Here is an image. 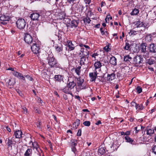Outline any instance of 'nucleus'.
<instances>
[{
	"label": "nucleus",
	"mask_w": 156,
	"mask_h": 156,
	"mask_svg": "<svg viewBox=\"0 0 156 156\" xmlns=\"http://www.w3.org/2000/svg\"><path fill=\"white\" fill-rule=\"evenodd\" d=\"M130 47L129 44L128 43H126L125 46L124 48L125 50H128Z\"/></svg>",
	"instance_id": "37998d69"
},
{
	"label": "nucleus",
	"mask_w": 156,
	"mask_h": 156,
	"mask_svg": "<svg viewBox=\"0 0 156 156\" xmlns=\"http://www.w3.org/2000/svg\"><path fill=\"white\" fill-rule=\"evenodd\" d=\"M124 37V32H122V36H120V39H122V37Z\"/></svg>",
	"instance_id": "0e129e2a"
},
{
	"label": "nucleus",
	"mask_w": 156,
	"mask_h": 156,
	"mask_svg": "<svg viewBox=\"0 0 156 156\" xmlns=\"http://www.w3.org/2000/svg\"><path fill=\"white\" fill-rule=\"evenodd\" d=\"M31 143H32V146L30 147L32 148L34 150L35 149L36 151L38 152V154L40 155V151L41 152L42 151L40 148L37 143L35 141L33 142L32 141L30 140L29 142V144H30Z\"/></svg>",
	"instance_id": "20e7f679"
},
{
	"label": "nucleus",
	"mask_w": 156,
	"mask_h": 156,
	"mask_svg": "<svg viewBox=\"0 0 156 156\" xmlns=\"http://www.w3.org/2000/svg\"><path fill=\"white\" fill-rule=\"evenodd\" d=\"M125 138L126 142L129 143L131 144H134L135 142L129 136H126L125 137Z\"/></svg>",
	"instance_id": "aec40b11"
},
{
	"label": "nucleus",
	"mask_w": 156,
	"mask_h": 156,
	"mask_svg": "<svg viewBox=\"0 0 156 156\" xmlns=\"http://www.w3.org/2000/svg\"><path fill=\"white\" fill-rule=\"evenodd\" d=\"M55 48L56 51L59 52L62 51V45L61 44H59L55 45Z\"/></svg>",
	"instance_id": "412c9836"
},
{
	"label": "nucleus",
	"mask_w": 156,
	"mask_h": 156,
	"mask_svg": "<svg viewBox=\"0 0 156 156\" xmlns=\"http://www.w3.org/2000/svg\"><path fill=\"white\" fill-rule=\"evenodd\" d=\"M136 92L138 94L141 93L142 92V89L141 87L138 86L136 88Z\"/></svg>",
	"instance_id": "a19ab883"
},
{
	"label": "nucleus",
	"mask_w": 156,
	"mask_h": 156,
	"mask_svg": "<svg viewBox=\"0 0 156 156\" xmlns=\"http://www.w3.org/2000/svg\"><path fill=\"white\" fill-rule=\"evenodd\" d=\"M81 68L80 66H78L75 69V71L77 75H80V69Z\"/></svg>",
	"instance_id": "c9c22d12"
},
{
	"label": "nucleus",
	"mask_w": 156,
	"mask_h": 156,
	"mask_svg": "<svg viewBox=\"0 0 156 156\" xmlns=\"http://www.w3.org/2000/svg\"><path fill=\"white\" fill-rule=\"evenodd\" d=\"M16 24L19 29H23L25 28L26 25V23L24 19L22 18L19 19L16 21Z\"/></svg>",
	"instance_id": "f03ea898"
},
{
	"label": "nucleus",
	"mask_w": 156,
	"mask_h": 156,
	"mask_svg": "<svg viewBox=\"0 0 156 156\" xmlns=\"http://www.w3.org/2000/svg\"><path fill=\"white\" fill-rule=\"evenodd\" d=\"M147 63L150 65H151L153 64L154 63V60L152 59H149L147 61Z\"/></svg>",
	"instance_id": "4c0bfd02"
},
{
	"label": "nucleus",
	"mask_w": 156,
	"mask_h": 156,
	"mask_svg": "<svg viewBox=\"0 0 156 156\" xmlns=\"http://www.w3.org/2000/svg\"><path fill=\"white\" fill-rule=\"evenodd\" d=\"M83 20L84 23L85 24L90 23V21H91V20L88 16H87L86 17H84Z\"/></svg>",
	"instance_id": "f704fd0d"
},
{
	"label": "nucleus",
	"mask_w": 156,
	"mask_h": 156,
	"mask_svg": "<svg viewBox=\"0 0 156 156\" xmlns=\"http://www.w3.org/2000/svg\"><path fill=\"white\" fill-rule=\"evenodd\" d=\"M105 148L101 147L99 148L98 150V153L101 154H104L105 152Z\"/></svg>",
	"instance_id": "2f4dec72"
},
{
	"label": "nucleus",
	"mask_w": 156,
	"mask_h": 156,
	"mask_svg": "<svg viewBox=\"0 0 156 156\" xmlns=\"http://www.w3.org/2000/svg\"><path fill=\"white\" fill-rule=\"evenodd\" d=\"M141 51L144 53H146L147 44L145 43H142L140 44Z\"/></svg>",
	"instance_id": "f3484780"
},
{
	"label": "nucleus",
	"mask_w": 156,
	"mask_h": 156,
	"mask_svg": "<svg viewBox=\"0 0 156 156\" xmlns=\"http://www.w3.org/2000/svg\"><path fill=\"white\" fill-rule=\"evenodd\" d=\"M109 62L113 65H116V59L114 56L110 58Z\"/></svg>",
	"instance_id": "b1692460"
},
{
	"label": "nucleus",
	"mask_w": 156,
	"mask_h": 156,
	"mask_svg": "<svg viewBox=\"0 0 156 156\" xmlns=\"http://www.w3.org/2000/svg\"><path fill=\"white\" fill-rule=\"evenodd\" d=\"M16 143L15 140H14V138L13 137L11 139L9 138L8 142L7 144L9 148L10 147L11 149H12V145L13 144H15Z\"/></svg>",
	"instance_id": "ddd939ff"
},
{
	"label": "nucleus",
	"mask_w": 156,
	"mask_h": 156,
	"mask_svg": "<svg viewBox=\"0 0 156 156\" xmlns=\"http://www.w3.org/2000/svg\"><path fill=\"white\" fill-rule=\"evenodd\" d=\"M137 128H138V127L137 126V127H135L134 128L135 130H136V133H137L139 130V129H137Z\"/></svg>",
	"instance_id": "69168bd1"
},
{
	"label": "nucleus",
	"mask_w": 156,
	"mask_h": 156,
	"mask_svg": "<svg viewBox=\"0 0 156 156\" xmlns=\"http://www.w3.org/2000/svg\"><path fill=\"white\" fill-rule=\"evenodd\" d=\"M104 49L107 52H108L110 50V49L109 48V46H106L104 48Z\"/></svg>",
	"instance_id": "de8ad7c7"
},
{
	"label": "nucleus",
	"mask_w": 156,
	"mask_h": 156,
	"mask_svg": "<svg viewBox=\"0 0 156 156\" xmlns=\"http://www.w3.org/2000/svg\"><path fill=\"white\" fill-rule=\"evenodd\" d=\"M63 91L66 94H70L71 95L73 96V94L72 93L70 92V91L68 89H67L66 88H64L63 89Z\"/></svg>",
	"instance_id": "58836bf2"
},
{
	"label": "nucleus",
	"mask_w": 156,
	"mask_h": 156,
	"mask_svg": "<svg viewBox=\"0 0 156 156\" xmlns=\"http://www.w3.org/2000/svg\"><path fill=\"white\" fill-rule=\"evenodd\" d=\"M136 103L134 101H132L131 103V105L132 106H135V107L136 106Z\"/></svg>",
	"instance_id": "13d9d810"
},
{
	"label": "nucleus",
	"mask_w": 156,
	"mask_h": 156,
	"mask_svg": "<svg viewBox=\"0 0 156 156\" xmlns=\"http://www.w3.org/2000/svg\"><path fill=\"white\" fill-rule=\"evenodd\" d=\"M80 124V120L76 119L75 122L73 123V127L76 129Z\"/></svg>",
	"instance_id": "bb28decb"
},
{
	"label": "nucleus",
	"mask_w": 156,
	"mask_h": 156,
	"mask_svg": "<svg viewBox=\"0 0 156 156\" xmlns=\"http://www.w3.org/2000/svg\"><path fill=\"white\" fill-rule=\"evenodd\" d=\"M90 122L89 121H86L83 122V124L86 126H90Z\"/></svg>",
	"instance_id": "c03bdc74"
},
{
	"label": "nucleus",
	"mask_w": 156,
	"mask_h": 156,
	"mask_svg": "<svg viewBox=\"0 0 156 156\" xmlns=\"http://www.w3.org/2000/svg\"><path fill=\"white\" fill-rule=\"evenodd\" d=\"M101 121L99 120L96 123H95V124L96 125H98L100 124H101Z\"/></svg>",
	"instance_id": "338daca9"
},
{
	"label": "nucleus",
	"mask_w": 156,
	"mask_h": 156,
	"mask_svg": "<svg viewBox=\"0 0 156 156\" xmlns=\"http://www.w3.org/2000/svg\"><path fill=\"white\" fill-rule=\"evenodd\" d=\"M143 60V58L140 55H137L133 58V62L136 64L139 65L142 62Z\"/></svg>",
	"instance_id": "1a4fd4ad"
},
{
	"label": "nucleus",
	"mask_w": 156,
	"mask_h": 156,
	"mask_svg": "<svg viewBox=\"0 0 156 156\" xmlns=\"http://www.w3.org/2000/svg\"><path fill=\"white\" fill-rule=\"evenodd\" d=\"M16 91H17V93L19 94V95H20L21 96V94H22L20 90L18 89V90H16Z\"/></svg>",
	"instance_id": "052dcab7"
},
{
	"label": "nucleus",
	"mask_w": 156,
	"mask_h": 156,
	"mask_svg": "<svg viewBox=\"0 0 156 156\" xmlns=\"http://www.w3.org/2000/svg\"><path fill=\"white\" fill-rule=\"evenodd\" d=\"M23 111V113L26 114L27 113V109L25 107H23L22 108Z\"/></svg>",
	"instance_id": "3c124183"
},
{
	"label": "nucleus",
	"mask_w": 156,
	"mask_h": 156,
	"mask_svg": "<svg viewBox=\"0 0 156 156\" xmlns=\"http://www.w3.org/2000/svg\"><path fill=\"white\" fill-rule=\"evenodd\" d=\"M32 151H33L31 148H28L24 154V156H31Z\"/></svg>",
	"instance_id": "a211bd4d"
},
{
	"label": "nucleus",
	"mask_w": 156,
	"mask_h": 156,
	"mask_svg": "<svg viewBox=\"0 0 156 156\" xmlns=\"http://www.w3.org/2000/svg\"><path fill=\"white\" fill-rule=\"evenodd\" d=\"M41 124V123L40 122H39L38 123H36V125L37 126V127L39 129H41V127L40 126V125Z\"/></svg>",
	"instance_id": "603ef678"
},
{
	"label": "nucleus",
	"mask_w": 156,
	"mask_h": 156,
	"mask_svg": "<svg viewBox=\"0 0 156 156\" xmlns=\"http://www.w3.org/2000/svg\"><path fill=\"white\" fill-rule=\"evenodd\" d=\"M101 66V63L99 61L96 62L94 64V66L95 69L100 68Z\"/></svg>",
	"instance_id": "a878e982"
},
{
	"label": "nucleus",
	"mask_w": 156,
	"mask_h": 156,
	"mask_svg": "<svg viewBox=\"0 0 156 156\" xmlns=\"http://www.w3.org/2000/svg\"><path fill=\"white\" fill-rule=\"evenodd\" d=\"M41 15L37 13H33L30 16L31 19L34 21L41 20Z\"/></svg>",
	"instance_id": "423d86ee"
},
{
	"label": "nucleus",
	"mask_w": 156,
	"mask_h": 156,
	"mask_svg": "<svg viewBox=\"0 0 156 156\" xmlns=\"http://www.w3.org/2000/svg\"><path fill=\"white\" fill-rule=\"evenodd\" d=\"M139 13V11L138 9L135 8L130 13L131 15L134 16L137 15Z\"/></svg>",
	"instance_id": "7c9ffc66"
},
{
	"label": "nucleus",
	"mask_w": 156,
	"mask_h": 156,
	"mask_svg": "<svg viewBox=\"0 0 156 156\" xmlns=\"http://www.w3.org/2000/svg\"><path fill=\"white\" fill-rule=\"evenodd\" d=\"M115 74L114 73H112L111 74H108V80L111 81L115 79Z\"/></svg>",
	"instance_id": "c756f323"
},
{
	"label": "nucleus",
	"mask_w": 156,
	"mask_h": 156,
	"mask_svg": "<svg viewBox=\"0 0 156 156\" xmlns=\"http://www.w3.org/2000/svg\"><path fill=\"white\" fill-rule=\"evenodd\" d=\"M152 152L156 155V145L153 146L152 147Z\"/></svg>",
	"instance_id": "a18cd8bd"
},
{
	"label": "nucleus",
	"mask_w": 156,
	"mask_h": 156,
	"mask_svg": "<svg viewBox=\"0 0 156 156\" xmlns=\"http://www.w3.org/2000/svg\"><path fill=\"white\" fill-rule=\"evenodd\" d=\"M19 79L22 80L23 81H25V75L23 76V75H22V76H20V78Z\"/></svg>",
	"instance_id": "8fccbe9b"
},
{
	"label": "nucleus",
	"mask_w": 156,
	"mask_h": 156,
	"mask_svg": "<svg viewBox=\"0 0 156 156\" xmlns=\"http://www.w3.org/2000/svg\"><path fill=\"white\" fill-rule=\"evenodd\" d=\"M77 142V140L75 139H71V146H76L77 144L76 142Z\"/></svg>",
	"instance_id": "e433bc0d"
},
{
	"label": "nucleus",
	"mask_w": 156,
	"mask_h": 156,
	"mask_svg": "<svg viewBox=\"0 0 156 156\" xmlns=\"http://www.w3.org/2000/svg\"><path fill=\"white\" fill-rule=\"evenodd\" d=\"M75 1V0H67V2H68L69 3V4L73 5Z\"/></svg>",
	"instance_id": "09e8293b"
},
{
	"label": "nucleus",
	"mask_w": 156,
	"mask_h": 156,
	"mask_svg": "<svg viewBox=\"0 0 156 156\" xmlns=\"http://www.w3.org/2000/svg\"><path fill=\"white\" fill-rule=\"evenodd\" d=\"M94 75L96 77H97V71L96 70V69L94 71Z\"/></svg>",
	"instance_id": "e2e57ef3"
},
{
	"label": "nucleus",
	"mask_w": 156,
	"mask_h": 156,
	"mask_svg": "<svg viewBox=\"0 0 156 156\" xmlns=\"http://www.w3.org/2000/svg\"><path fill=\"white\" fill-rule=\"evenodd\" d=\"M132 58L130 57L129 55L125 56L124 58V61L128 63L129 62L131 63V61H132Z\"/></svg>",
	"instance_id": "4be33fe9"
},
{
	"label": "nucleus",
	"mask_w": 156,
	"mask_h": 156,
	"mask_svg": "<svg viewBox=\"0 0 156 156\" xmlns=\"http://www.w3.org/2000/svg\"><path fill=\"white\" fill-rule=\"evenodd\" d=\"M135 24L136 27L137 28L141 27L144 25L143 22L140 21L135 22Z\"/></svg>",
	"instance_id": "393cba45"
},
{
	"label": "nucleus",
	"mask_w": 156,
	"mask_h": 156,
	"mask_svg": "<svg viewBox=\"0 0 156 156\" xmlns=\"http://www.w3.org/2000/svg\"><path fill=\"white\" fill-rule=\"evenodd\" d=\"M152 37L151 35H147L145 37L146 41H150L152 40Z\"/></svg>",
	"instance_id": "ea45409f"
},
{
	"label": "nucleus",
	"mask_w": 156,
	"mask_h": 156,
	"mask_svg": "<svg viewBox=\"0 0 156 156\" xmlns=\"http://www.w3.org/2000/svg\"><path fill=\"white\" fill-rule=\"evenodd\" d=\"M136 110L138 109L139 110H142L144 109V107L142 104H136L135 106Z\"/></svg>",
	"instance_id": "cd10ccee"
},
{
	"label": "nucleus",
	"mask_w": 156,
	"mask_h": 156,
	"mask_svg": "<svg viewBox=\"0 0 156 156\" xmlns=\"http://www.w3.org/2000/svg\"><path fill=\"white\" fill-rule=\"evenodd\" d=\"M31 48L32 51L35 54H37L40 52V47L39 44H34L31 46Z\"/></svg>",
	"instance_id": "0eeeda50"
},
{
	"label": "nucleus",
	"mask_w": 156,
	"mask_h": 156,
	"mask_svg": "<svg viewBox=\"0 0 156 156\" xmlns=\"http://www.w3.org/2000/svg\"><path fill=\"white\" fill-rule=\"evenodd\" d=\"M55 80L58 82H59L62 84V86L63 85H65L66 83L64 82L63 81V77L60 75H55Z\"/></svg>",
	"instance_id": "9d476101"
},
{
	"label": "nucleus",
	"mask_w": 156,
	"mask_h": 156,
	"mask_svg": "<svg viewBox=\"0 0 156 156\" xmlns=\"http://www.w3.org/2000/svg\"><path fill=\"white\" fill-rule=\"evenodd\" d=\"M89 76L91 78V81H95L96 80L97 77H96L94 75L93 73H90L89 74Z\"/></svg>",
	"instance_id": "72a5a7b5"
},
{
	"label": "nucleus",
	"mask_w": 156,
	"mask_h": 156,
	"mask_svg": "<svg viewBox=\"0 0 156 156\" xmlns=\"http://www.w3.org/2000/svg\"><path fill=\"white\" fill-rule=\"evenodd\" d=\"M145 131H146L147 134L150 136L154 133V129H150L149 127H147Z\"/></svg>",
	"instance_id": "dca6fc26"
},
{
	"label": "nucleus",
	"mask_w": 156,
	"mask_h": 156,
	"mask_svg": "<svg viewBox=\"0 0 156 156\" xmlns=\"http://www.w3.org/2000/svg\"><path fill=\"white\" fill-rule=\"evenodd\" d=\"M147 49L150 53H156V44L154 43H151L149 44L147 46Z\"/></svg>",
	"instance_id": "39448f33"
},
{
	"label": "nucleus",
	"mask_w": 156,
	"mask_h": 156,
	"mask_svg": "<svg viewBox=\"0 0 156 156\" xmlns=\"http://www.w3.org/2000/svg\"><path fill=\"white\" fill-rule=\"evenodd\" d=\"M5 81L6 83L7 86L10 88L13 87L15 83V81H13L11 78L9 79L6 78L5 80Z\"/></svg>",
	"instance_id": "6e6552de"
},
{
	"label": "nucleus",
	"mask_w": 156,
	"mask_h": 156,
	"mask_svg": "<svg viewBox=\"0 0 156 156\" xmlns=\"http://www.w3.org/2000/svg\"><path fill=\"white\" fill-rule=\"evenodd\" d=\"M12 73L14 76L19 79L20 76H21L23 75L22 74L19 73L17 71H14V72H13Z\"/></svg>",
	"instance_id": "473e14b6"
},
{
	"label": "nucleus",
	"mask_w": 156,
	"mask_h": 156,
	"mask_svg": "<svg viewBox=\"0 0 156 156\" xmlns=\"http://www.w3.org/2000/svg\"><path fill=\"white\" fill-rule=\"evenodd\" d=\"M146 54H144V58H146L148 56V55H149V52L146 51Z\"/></svg>",
	"instance_id": "4d7b16f0"
},
{
	"label": "nucleus",
	"mask_w": 156,
	"mask_h": 156,
	"mask_svg": "<svg viewBox=\"0 0 156 156\" xmlns=\"http://www.w3.org/2000/svg\"><path fill=\"white\" fill-rule=\"evenodd\" d=\"M22 132L20 130H18L14 133L13 136H15L16 138H20L22 137Z\"/></svg>",
	"instance_id": "2eb2a0df"
},
{
	"label": "nucleus",
	"mask_w": 156,
	"mask_h": 156,
	"mask_svg": "<svg viewBox=\"0 0 156 156\" xmlns=\"http://www.w3.org/2000/svg\"><path fill=\"white\" fill-rule=\"evenodd\" d=\"M77 84L78 86H81L84 82L83 80L80 77L77 78Z\"/></svg>",
	"instance_id": "c85d7f7f"
},
{
	"label": "nucleus",
	"mask_w": 156,
	"mask_h": 156,
	"mask_svg": "<svg viewBox=\"0 0 156 156\" xmlns=\"http://www.w3.org/2000/svg\"><path fill=\"white\" fill-rule=\"evenodd\" d=\"M71 150L72 151H73L75 154H76L77 151L76 148L75 147V146H72Z\"/></svg>",
	"instance_id": "79ce46f5"
},
{
	"label": "nucleus",
	"mask_w": 156,
	"mask_h": 156,
	"mask_svg": "<svg viewBox=\"0 0 156 156\" xmlns=\"http://www.w3.org/2000/svg\"><path fill=\"white\" fill-rule=\"evenodd\" d=\"M8 70H12V71H13V72H14V71H16L14 70V68H9L8 69Z\"/></svg>",
	"instance_id": "774afa93"
},
{
	"label": "nucleus",
	"mask_w": 156,
	"mask_h": 156,
	"mask_svg": "<svg viewBox=\"0 0 156 156\" xmlns=\"http://www.w3.org/2000/svg\"><path fill=\"white\" fill-rule=\"evenodd\" d=\"M86 54H83V55L80 56L81 57L80 60V64L82 66V65H85L87 63L86 61V57H88L89 56V53H87L88 51L87 50H86Z\"/></svg>",
	"instance_id": "7ed1b4c3"
},
{
	"label": "nucleus",
	"mask_w": 156,
	"mask_h": 156,
	"mask_svg": "<svg viewBox=\"0 0 156 156\" xmlns=\"http://www.w3.org/2000/svg\"><path fill=\"white\" fill-rule=\"evenodd\" d=\"M24 39L25 42L29 44H31L32 41V36L28 33L25 34Z\"/></svg>",
	"instance_id": "9b49d317"
},
{
	"label": "nucleus",
	"mask_w": 156,
	"mask_h": 156,
	"mask_svg": "<svg viewBox=\"0 0 156 156\" xmlns=\"http://www.w3.org/2000/svg\"><path fill=\"white\" fill-rule=\"evenodd\" d=\"M79 23V21L78 20H73L71 22V27H76Z\"/></svg>",
	"instance_id": "5701e85b"
},
{
	"label": "nucleus",
	"mask_w": 156,
	"mask_h": 156,
	"mask_svg": "<svg viewBox=\"0 0 156 156\" xmlns=\"http://www.w3.org/2000/svg\"><path fill=\"white\" fill-rule=\"evenodd\" d=\"M66 46H67L66 49H67V48H68V51L73 50L75 47L74 44L72 43V41L70 40L67 41Z\"/></svg>",
	"instance_id": "f8f14e48"
},
{
	"label": "nucleus",
	"mask_w": 156,
	"mask_h": 156,
	"mask_svg": "<svg viewBox=\"0 0 156 156\" xmlns=\"http://www.w3.org/2000/svg\"><path fill=\"white\" fill-rule=\"evenodd\" d=\"M81 135V129H80L78 131L77 135V136H80Z\"/></svg>",
	"instance_id": "864d4df0"
},
{
	"label": "nucleus",
	"mask_w": 156,
	"mask_h": 156,
	"mask_svg": "<svg viewBox=\"0 0 156 156\" xmlns=\"http://www.w3.org/2000/svg\"><path fill=\"white\" fill-rule=\"evenodd\" d=\"M100 30L102 35L105 34V32L103 30V28L102 27L100 28Z\"/></svg>",
	"instance_id": "6e6d98bb"
},
{
	"label": "nucleus",
	"mask_w": 156,
	"mask_h": 156,
	"mask_svg": "<svg viewBox=\"0 0 156 156\" xmlns=\"http://www.w3.org/2000/svg\"><path fill=\"white\" fill-rule=\"evenodd\" d=\"M106 18H108V20L109 21V19L110 18L111 20H112V17L110 15H108L107 16Z\"/></svg>",
	"instance_id": "680f3d73"
},
{
	"label": "nucleus",
	"mask_w": 156,
	"mask_h": 156,
	"mask_svg": "<svg viewBox=\"0 0 156 156\" xmlns=\"http://www.w3.org/2000/svg\"><path fill=\"white\" fill-rule=\"evenodd\" d=\"M76 85V83L74 82V81H73L72 82H69L67 84V86L68 88L71 89H73Z\"/></svg>",
	"instance_id": "6ab92c4d"
},
{
	"label": "nucleus",
	"mask_w": 156,
	"mask_h": 156,
	"mask_svg": "<svg viewBox=\"0 0 156 156\" xmlns=\"http://www.w3.org/2000/svg\"><path fill=\"white\" fill-rule=\"evenodd\" d=\"M25 77L26 78L30 81H32L33 80V78L28 75H25Z\"/></svg>",
	"instance_id": "49530a36"
},
{
	"label": "nucleus",
	"mask_w": 156,
	"mask_h": 156,
	"mask_svg": "<svg viewBox=\"0 0 156 156\" xmlns=\"http://www.w3.org/2000/svg\"><path fill=\"white\" fill-rule=\"evenodd\" d=\"M9 19V18L8 17L6 16L5 15H2L0 16V20L2 21L1 23L4 24H7Z\"/></svg>",
	"instance_id": "4468645a"
},
{
	"label": "nucleus",
	"mask_w": 156,
	"mask_h": 156,
	"mask_svg": "<svg viewBox=\"0 0 156 156\" xmlns=\"http://www.w3.org/2000/svg\"><path fill=\"white\" fill-rule=\"evenodd\" d=\"M98 55V54L97 53H94L92 55V57L95 58V57Z\"/></svg>",
	"instance_id": "bf43d9fd"
},
{
	"label": "nucleus",
	"mask_w": 156,
	"mask_h": 156,
	"mask_svg": "<svg viewBox=\"0 0 156 156\" xmlns=\"http://www.w3.org/2000/svg\"><path fill=\"white\" fill-rule=\"evenodd\" d=\"M130 32L131 33V34L136 35L137 34L136 32L134 30H131Z\"/></svg>",
	"instance_id": "5fc2aeb1"
},
{
	"label": "nucleus",
	"mask_w": 156,
	"mask_h": 156,
	"mask_svg": "<svg viewBox=\"0 0 156 156\" xmlns=\"http://www.w3.org/2000/svg\"><path fill=\"white\" fill-rule=\"evenodd\" d=\"M47 54L48 57H47V60H48V63L51 67L57 68L58 67L59 64L52 53L51 52L49 54H48V53H47Z\"/></svg>",
	"instance_id": "f257e3e1"
}]
</instances>
